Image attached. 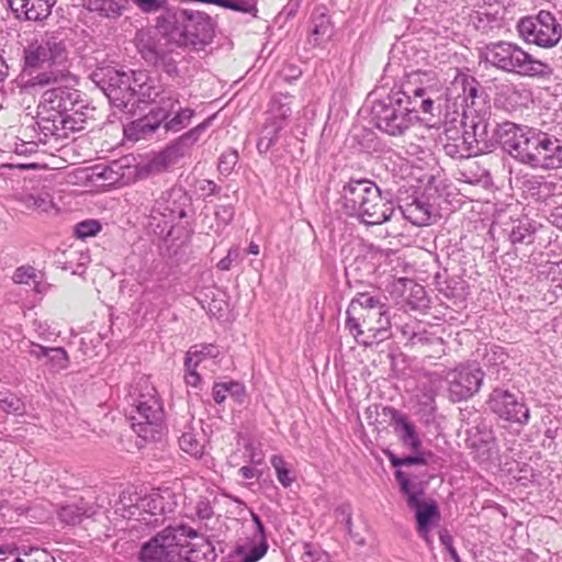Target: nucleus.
Returning a JSON list of instances; mask_svg holds the SVG:
<instances>
[{
    "mask_svg": "<svg viewBox=\"0 0 562 562\" xmlns=\"http://www.w3.org/2000/svg\"><path fill=\"white\" fill-rule=\"evenodd\" d=\"M347 326L359 344L371 346L389 337L387 307L378 297L358 293L347 308Z\"/></svg>",
    "mask_w": 562,
    "mask_h": 562,
    "instance_id": "obj_1",
    "label": "nucleus"
},
{
    "mask_svg": "<svg viewBox=\"0 0 562 562\" xmlns=\"http://www.w3.org/2000/svg\"><path fill=\"white\" fill-rule=\"evenodd\" d=\"M485 58L488 63L508 72L520 76L543 78L551 74L548 64L536 59L520 46L509 42H498L486 47Z\"/></svg>",
    "mask_w": 562,
    "mask_h": 562,
    "instance_id": "obj_2",
    "label": "nucleus"
},
{
    "mask_svg": "<svg viewBox=\"0 0 562 562\" xmlns=\"http://www.w3.org/2000/svg\"><path fill=\"white\" fill-rule=\"evenodd\" d=\"M127 401L132 426L139 435L147 437L146 427H157L161 419L160 404L154 386L146 379L138 380L128 391Z\"/></svg>",
    "mask_w": 562,
    "mask_h": 562,
    "instance_id": "obj_3",
    "label": "nucleus"
},
{
    "mask_svg": "<svg viewBox=\"0 0 562 562\" xmlns=\"http://www.w3.org/2000/svg\"><path fill=\"white\" fill-rule=\"evenodd\" d=\"M518 33L527 42L539 47H554L562 37V26L555 16L541 10L535 16H526L518 23Z\"/></svg>",
    "mask_w": 562,
    "mask_h": 562,
    "instance_id": "obj_4",
    "label": "nucleus"
},
{
    "mask_svg": "<svg viewBox=\"0 0 562 562\" xmlns=\"http://www.w3.org/2000/svg\"><path fill=\"white\" fill-rule=\"evenodd\" d=\"M504 144L508 153L525 164L535 166L544 133L528 126L507 124Z\"/></svg>",
    "mask_w": 562,
    "mask_h": 562,
    "instance_id": "obj_5",
    "label": "nucleus"
},
{
    "mask_svg": "<svg viewBox=\"0 0 562 562\" xmlns=\"http://www.w3.org/2000/svg\"><path fill=\"white\" fill-rule=\"evenodd\" d=\"M156 102L158 103L157 109L151 110L146 116L132 122L124 130L127 137L138 139L154 133L177 110L176 106L179 105L178 93L172 90L162 89Z\"/></svg>",
    "mask_w": 562,
    "mask_h": 562,
    "instance_id": "obj_6",
    "label": "nucleus"
},
{
    "mask_svg": "<svg viewBox=\"0 0 562 562\" xmlns=\"http://www.w3.org/2000/svg\"><path fill=\"white\" fill-rule=\"evenodd\" d=\"M488 408L502 420L526 425L530 419L529 408L516 394L504 389H494L488 395Z\"/></svg>",
    "mask_w": 562,
    "mask_h": 562,
    "instance_id": "obj_7",
    "label": "nucleus"
},
{
    "mask_svg": "<svg viewBox=\"0 0 562 562\" xmlns=\"http://www.w3.org/2000/svg\"><path fill=\"white\" fill-rule=\"evenodd\" d=\"M484 379L480 367L469 364L460 366L447 374L448 392L451 401L461 402L479 392Z\"/></svg>",
    "mask_w": 562,
    "mask_h": 562,
    "instance_id": "obj_8",
    "label": "nucleus"
},
{
    "mask_svg": "<svg viewBox=\"0 0 562 562\" xmlns=\"http://www.w3.org/2000/svg\"><path fill=\"white\" fill-rule=\"evenodd\" d=\"M64 53V46L55 37L40 36L25 47L24 64L26 68H41L63 58Z\"/></svg>",
    "mask_w": 562,
    "mask_h": 562,
    "instance_id": "obj_9",
    "label": "nucleus"
},
{
    "mask_svg": "<svg viewBox=\"0 0 562 562\" xmlns=\"http://www.w3.org/2000/svg\"><path fill=\"white\" fill-rule=\"evenodd\" d=\"M177 547L176 530L168 527L142 547L139 558L143 562H169Z\"/></svg>",
    "mask_w": 562,
    "mask_h": 562,
    "instance_id": "obj_10",
    "label": "nucleus"
},
{
    "mask_svg": "<svg viewBox=\"0 0 562 562\" xmlns=\"http://www.w3.org/2000/svg\"><path fill=\"white\" fill-rule=\"evenodd\" d=\"M408 506L415 509L418 536L430 546L432 543L430 529L440 520V512L437 504L434 501L423 502L420 494H409Z\"/></svg>",
    "mask_w": 562,
    "mask_h": 562,
    "instance_id": "obj_11",
    "label": "nucleus"
},
{
    "mask_svg": "<svg viewBox=\"0 0 562 562\" xmlns=\"http://www.w3.org/2000/svg\"><path fill=\"white\" fill-rule=\"evenodd\" d=\"M178 19L180 21H186L183 32H187L188 45L206 43L212 38V21L207 14L182 9L179 10Z\"/></svg>",
    "mask_w": 562,
    "mask_h": 562,
    "instance_id": "obj_12",
    "label": "nucleus"
},
{
    "mask_svg": "<svg viewBox=\"0 0 562 562\" xmlns=\"http://www.w3.org/2000/svg\"><path fill=\"white\" fill-rule=\"evenodd\" d=\"M374 189H378V186L370 180H357L346 183L340 199L346 214L357 217L363 202L371 198V192Z\"/></svg>",
    "mask_w": 562,
    "mask_h": 562,
    "instance_id": "obj_13",
    "label": "nucleus"
},
{
    "mask_svg": "<svg viewBox=\"0 0 562 562\" xmlns=\"http://www.w3.org/2000/svg\"><path fill=\"white\" fill-rule=\"evenodd\" d=\"M133 72H120L113 70L110 72L106 95L113 105L117 108H126L130 103H134Z\"/></svg>",
    "mask_w": 562,
    "mask_h": 562,
    "instance_id": "obj_14",
    "label": "nucleus"
},
{
    "mask_svg": "<svg viewBox=\"0 0 562 562\" xmlns=\"http://www.w3.org/2000/svg\"><path fill=\"white\" fill-rule=\"evenodd\" d=\"M370 196L363 202L357 217L367 225H380L389 221L394 213L392 203L381 196L379 188L374 189Z\"/></svg>",
    "mask_w": 562,
    "mask_h": 562,
    "instance_id": "obj_15",
    "label": "nucleus"
},
{
    "mask_svg": "<svg viewBox=\"0 0 562 562\" xmlns=\"http://www.w3.org/2000/svg\"><path fill=\"white\" fill-rule=\"evenodd\" d=\"M16 18L29 21H42L52 11L55 0H7Z\"/></svg>",
    "mask_w": 562,
    "mask_h": 562,
    "instance_id": "obj_16",
    "label": "nucleus"
},
{
    "mask_svg": "<svg viewBox=\"0 0 562 562\" xmlns=\"http://www.w3.org/2000/svg\"><path fill=\"white\" fill-rule=\"evenodd\" d=\"M179 10H166L157 19L159 32L179 46H188V35L184 31L186 21L178 19Z\"/></svg>",
    "mask_w": 562,
    "mask_h": 562,
    "instance_id": "obj_17",
    "label": "nucleus"
},
{
    "mask_svg": "<svg viewBox=\"0 0 562 562\" xmlns=\"http://www.w3.org/2000/svg\"><path fill=\"white\" fill-rule=\"evenodd\" d=\"M539 151L533 167L543 169L562 168V145L557 138L544 133Z\"/></svg>",
    "mask_w": 562,
    "mask_h": 562,
    "instance_id": "obj_18",
    "label": "nucleus"
},
{
    "mask_svg": "<svg viewBox=\"0 0 562 562\" xmlns=\"http://www.w3.org/2000/svg\"><path fill=\"white\" fill-rule=\"evenodd\" d=\"M477 86L474 77L458 71L447 91L452 99H461L465 103L469 100L473 102L477 97Z\"/></svg>",
    "mask_w": 562,
    "mask_h": 562,
    "instance_id": "obj_19",
    "label": "nucleus"
},
{
    "mask_svg": "<svg viewBox=\"0 0 562 562\" xmlns=\"http://www.w3.org/2000/svg\"><path fill=\"white\" fill-rule=\"evenodd\" d=\"M376 126L389 135L398 136L409 127V120L406 114L385 106L383 114L378 117Z\"/></svg>",
    "mask_w": 562,
    "mask_h": 562,
    "instance_id": "obj_20",
    "label": "nucleus"
},
{
    "mask_svg": "<svg viewBox=\"0 0 562 562\" xmlns=\"http://www.w3.org/2000/svg\"><path fill=\"white\" fill-rule=\"evenodd\" d=\"M134 102L157 101L162 89L155 85V81L144 71H133Z\"/></svg>",
    "mask_w": 562,
    "mask_h": 562,
    "instance_id": "obj_21",
    "label": "nucleus"
},
{
    "mask_svg": "<svg viewBox=\"0 0 562 562\" xmlns=\"http://www.w3.org/2000/svg\"><path fill=\"white\" fill-rule=\"evenodd\" d=\"M189 366H200L206 360H212L217 367L221 362L222 351L218 346L213 344H202L192 346L186 353Z\"/></svg>",
    "mask_w": 562,
    "mask_h": 562,
    "instance_id": "obj_22",
    "label": "nucleus"
},
{
    "mask_svg": "<svg viewBox=\"0 0 562 562\" xmlns=\"http://www.w3.org/2000/svg\"><path fill=\"white\" fill-rule=\"evenodd\" d=\"M403 216L415 226L430 225L435 215L428 204L415 200L402 209Z\"/></svg>",
    "mask_w": 562,
    "mask_h": 562,
    "instance_id": "obj_23",
    "label": "nucleus"
},
{
    "mask_svg": "<svg viewBox=\"0 0 562 562\" xmlns=\"http://www.w3.org/2000/svg\"><path fill=\"white\" fill-rule=\"evenodd\" d=\"M91 12L104 18L120 16L127 4V0H79Z\"/></svg>",
    "mask_w": 562,
    "mask_h": 562,
    "instance_id": "obj_24",
    "label": "nucleus"
},
{
    "mask_svg": "<svg viewBox=\"0 0 562 562\" xmlns=\"http://www.w3.org/2000/svg\"><path fill=\"white\" fill-rule=\"evenodd\" d=\"M400 282L403 283L404 289L408 291V294L405 296V302L411 310L422 311L428 306V299L423 285L408 279H401Z\"/></svg>",
    "mask_w": 562,
    "mask_h": 562,
    "instance_id": "obj_25",
    "label": "nucleus"
},
{
    "mask_svg": "<svg viewBox=\"0 0 562 562\" xmlns=\"http://www.w3.org/2000/svg\"><path fill=\"white\" fill-rule=\"evenodd\" d=\"M394 422L397 426L402 428V441L405 446L409 447L413 451H418L422 441L416 432V429L413 424H411L406 416L397 415L394 418Z\"/></svg>",
    "mask_w": 562,
    "mask_h": 562,
    "instance_id": "obj_26",
    "label": "nucleus"
},
{
    "mask_svg": "<svg viewBox=\"0 0 562 562\" xmlns=\"http://www.w3.org/2000/svg\"><path fill=\"white\" fill-rule=\"evenodd\" d=\"M331 32V23L327 15L321 14L314 20L312 40L314 47H322Z\"/></svg>",
    "mask_w": 562,
    "mask_h": 562,
    "instance_id": "obj_27",
    "label": "nucleus"
},
{
    "mask_svg": "<svg viewBox=\"0 0 562 562\" xmlns=\"http://www.w3.org/2000/svg\"><path fill=\"white\" fill-rule=\"evenodd\" d=\"M270 463L276 471L279 483L285 488L290 487L295 481V476L284 458L280 454H273L270 458Z\"/></svg>",
    "mask_w": 562,
    "mask_h": 562,
    "instance_id": "obj_28",
    "label": "nucleus"
},
{
    "mask_svg": "<svg viewBox=\"0 0 562 562\" xmlns=\"http://www.w3.org/2000/svg\"><path fill=\"white\" fill-rule=\"evenodd\" d=\"M194 111L190 108H178L171 116L165 120L164 127L167 131L178 132L184 128L193 117Z\"/></svg>",
    "mask_w": 562,
    "mask_h": 562,
    "instance_id": "obj_29",
    "label": "nucleus"
},
{
    "mask_svg": "<svg viewBox=\"0 0 562 562\" xmlns=\"http://www.w3.org/2000/svg\"><path fill=\"white\" fill-rule=\"evenodd\" d=\"M23 203L26 209L36 212H48L54 207V202L50 194L46 192L37 194H29L24 196Z\"/></svg>",
    "mask_w": 562,
    "mask_h": 562,
    "instance_id": "obj_30",
    "label": "nucleus"
},
{
    "mask_svg": "<svg viewBox=\"0 0 562 562\" xmlns=\"http://www.w3.org/2000/svg\"><path fill=\"white\" fill-rule=\"evenodd\" d=\"M179 446L184 452L195 458L203 456L204 446L202 441L198 439L196 436L192 432L182 434V436L179 438Z\"/></svg>",
    "mask_w": 562,
    "mask_h": 562,
    "instance_id": "obj_31",
    "label": "nucleus"
},
{
    "mask_svg": "<svg viewBox=\"0 0 562 562\" xmlns=\"http://www.w3.org/2000/svg\"><path fill=\"white\" fill-rule=\"evenodd\" d=\"M47 363L54 370H65L69 364V357L67 351L61 347L49 348L47 353Z\"/></svg>",
    "mask_w": 562,
    "mask_h": 562,
    "instance_id": "obj_32",
    "label": "nucleus"
},
{
    "mask_svg": "<svg viewBox=\"0 0 562 562\" xmlns=\"http://www.w3.org/2000/svg\"><path fill=\"white\" fill-rule=\"evenodd\" d=\"M14 562H55V558L45 549L30 548L24 551Z\"/></svg>",
    "mask_w": 562,
    "mask_h": 562,
    "instance_id": "obj_33",
    "label": "nucleus"
},
{
    "mask_svg": "<svg viewBox=\"0 0 562 562\" xmlns=\"http://www.w3.org/2000/svg\"><path fill=\"white\" fill-rule=\"evenodd\" d=\"M102 228V225L97 220H87L76 225V235L78 238H88L95 236Z\"/></svg>",
    "mask_w": 562,
    "mask_h": 562,
    "instance_id": "obj_34",
    "label": "nucleus"
},
{
    "mask_svg": "<svg viewBox=\"0 0 562 562\" xmlns=\"http://www.w3.org/2000/svg\"><path fill=\"white\" fill-rule=\"evenodd\" d=\"M0 409L15 414L23 409V403L14 394L0 392Z\"/></svg>",
    "mask_w": 562,
    "mask_h": 562,
    "instance_id": "obj_35",
    "label": "nucleus"
},
{
    "mask_svg": "<svg viewBox=\"0 0 562 562\" xmlns=\"http://www.w3.org/2000/svg\"><path fill=\"white\" fill-rule=\"evenodd\" d=\"M37 273L36 270L31 266L19 267L12 277V280L16 284H31L36 282Z\"/></svg>",
    "mask_w": 562,
    "mask_h": 562,
    "instance_id": "obj_36",
    "label": "nucleus"
},
{
    "mask_svg": "<svg viewBox=\"0 0 562 562\" xmlns=\"http://www.w3.org/2000/svg\"><path fill=\"white\" fill-rule=\"evenodd\" d=\"M228 392L229 397L239 405L247 403L249 400L246 386L239 381L229 380Z\"/></svg>",
    "mask_w": 562,
    "mask_h": 562,
    "instance_id": "obj_37",
    "label": "nucleus"
},
{
    "mask_svg": "<svg viewBox=\"0 0 562 562\" xmlns=\"http://www.w3.org/2000/svg\"><path fill=\"white\" fill-rule=\"evenodd\" d=\"M58 516L63 522L67 525H75L80 521L82 513L78 506L67 505L59 509Z\"/></svg>",
    "mask_w": 562,
    "mask_h": 562,
    "instance_id": "obj_38",
    "label": "nucleus"
},
{
    "mask_svg": "<svg viewBox=\"0 0 562 562\" xmlns=\"http://www.w3.org/2000/svg\"><path fill=\"white\" fill-rule=\"evenodd\" d=\"M136 7L145 13H153L167 9V0H132Z\"/></svg>",
    "mask_w": 562,
    "mask_h": 562,
    "instance_id": "obj_39",
    "label": "nucleus"
},
{
    "mask_svg": "<svg viewBox=\"0 0 562 562\" xmlns=\"http://www.w3.org/2000/svg\"><path fill=\"white\" fill-rule=\"evenodd\" d=\"M199 366H189L187 363V357L184 358V382L187 385L192 387H200L202 385V378L200 373L196 371Z\"/></svg>",
    "mask_w": 562,
    "mask_h": 562,
    "instance_id": "obj_40",
    "label": "nucleus"
},
{
    "mask_svg": "<svg viewBox=\"0 0 562 562\" xmlns=\"http://www.w3.org/2000/svg\"><path fill=\"white\" fill-rule=\"evenodd\" d=\"M290 114H291V109L289 106H284V105L279 106V114H278V116L273 117V122H272V124L274 126L273 135H271V137L269 138L268 145L272 144L276 140L278 132L282 128L283 122L286 121V119L290 116Z\"/></svg>",
    "mask_w": 562,
    "mask_h": 562,
    "instance_id": "obj_41",
    "label": "nucleus"
},
{
    "mask_svg": "<svg viewBox=\"0 0 562 562\" xmlns=\"http://www.w3.org/2000/svg\"><path fill=\"white\" fill-rule=\"evenodd\" d=\"M212 396L216 404H223L226 398L229 396L228 392V381L226 382H215L212 386Z\"/></svg>",
    "mask_w": 562,
    "mask_h": 562,
    "instance_id": "obj_42",
    "label": "nucleus"
},
{
    "mask_svg": "<svg viewBox=\"0 0 562 562\" xmlns=\"http://www.w3.org/2000/svg\"><path fill=\"white\" fill-rule=\"evenodd\" d=\"M64 93H65L64 90H61L60 88H53V89L45 91L43 97H44L45 101L50 102V103H54L56 99H59L58 103L56 104V109H60L63 106L61 100H63ZM53 108L55 109V106H53Z\"/></svg>",
    "mask_w": 562,
    "mask_h": 562,
    "instance_id": "obj_43",
    "label": "nucleus"
},
{
    "mask_svg": "<svg viewBox=\"0 0 562 562\" xmlns=\"http://www.w3.org/2000/svg\"><path fill=\"white\" fill-rule=\"evenodd\" d=\"M30 347L31 349L29 350V353L32 357H35L36 359L47 358L49 348L35 342H31Z\"/></svg>",
    "mask_w": 562,
    "mask_h": 562,
    "instance_id": "obj_44",
    "label": "nucleus"
},
{
    "mask_svg": "<svg viewBox=\"0 0 562 562\" xmlns=\"http://www.w3.org/2000/svg\"><path fill=\"white\" fill-rule=\"evenodd\" d=\"M394 465H412V464H424L425 460L420 457H406L398 460H392Z\"/></svg>",
    "mask_w": 562,
    "mask_h": 562,
    "instance_id": "obj_45",
    "label": "nucleus"
},
{
    "mask_svg": "<svg viewBox=\"0 0 562 562\" xmlns=\"http://www.w3.org/2000/svg\"><path fill=\"white\" fill-rule=\"evenodd\" d=\"M56 81V79H52L47 74H41L32 79V86H47L50 82Z\"/></svg>",
    "mask_w": 562,
    "mask_h": 562,
    "instance_id": "obj_46",
    "label": "nucleus"
},
{
    "mask_svg": "<svg viewBox=\"0 0 562 562\" xmlns=\"http://www.w3.org/2000/svg\"><path fill=\"white\" fill-rule=\"evenodd\" d=\"M439 539H440L441 543L443 544V547L447 549V551L450 550V548H453V540L448 531H446V530L440 531Z\"/></svg>",
    "mask_w": 562,
    "mask_h": 562,
    "instance_id": "obj_47",
    "label": "nucleus"
},
{
    "mask_svg": "<svg viewBox=\"0 0 562 562\" xmlns=\"http://www.w3.org/2000/svg\"><path fill=\"white\" fill-rule=\"evenodd\" d=\"M231 266H232V259H231V251L228 252V255L224 258H222L216 267L221 270V271H227L231 269Z\"/></svg>",
    "mask_w": 562,
    "mask_h": 562,
    "instance_id": "obj_48",
    "label": "nucleus"
},
{
    "mask_svg": "<svg viewBox=\"0 0 562 562\" xmlns=\"http://www.w3.org/2000/svg\"><path fill=\"white\" fill-rule=\"evenodd\" d=\"M265 551L255 549L250 554L244 558V562H257L263 555Z\"/></svg>",
    "mask_w": 562,
    "mask_h": 562,
    "instance_id": "obj_49",
    "label": "nucleus"
},
{
    "mask_svg": "<svg viewBox=\"0 0 562 562\" xmlns=\"http://www.w3.org/2000/svg\"><path fill=\"white\" fill-rule=\"evenodd\" d=\"M238 473L239 475L243 477V479H252L255 477L256 473H255V470L250 467H241L239 470H238Z\"/></svg>",
    "mask_w": 562,
    "mask_h": 562,
    "instance_id": "obj_50",
    "label": "nucleus"
},
{
    "mask_svg": "<svg viewBox=\"0 0 562 562\" xmlns=\"http://www.w3.org/2000/svg\"><path fill=\"white\" fill-rule=\"evenodd\" d=\"M209 122L210 120H206L203 123L199 124L196 127L192 128L188 134H186L184 137L198 134L200 131L204 130L209 125Z\"/></svg>",
    "mask_w": 562,
    "mask_h": 562,
    "instance_id": "obj_51",
    "label": "nucleus"
},
{
    "mask_svg": "<svg viewBox=\"0 0 562 562\" xmlns=\"http://www.w3.org/2000/svg\"><path fill=\"white\" fill-rule=\"evenodd\" d=\"M434 105V101L431 99H425L422 102V110L425 113H430Z\"/></svg>",
    "mask_w": 562,
    "mask_h": 562,
    "instance_id": "obj_52",
    "label": "nucleus"
},
{
    "mask_svg": "<svg viewBox=\"0 0 562 562\" xmlns=\"http://www.w3.org/2000/svg\"><path fill=\"white\" fill-rule=\"evenodd\" d=\"M400 485H401L402 492H404L407 495V498L409 497V494H416L415 492H411V490H409V486H411L409 480L402 481Z\"/></svg>",
    "mask_w": 562,
    "mask_h": 562,
    "instance_id": "obj_53",
    "label": "nucleus"
},
{
    "mask_svg": "<svg viewBox=\"0 0 562 562\" xmlns=\"http://www.w3.org/2000/svg\"><path fill=\"white\" fill-rule=\"evenodd\" d=\"M505 93H506L509 98L515 97V95L520 97V92L518 91V89H517V87H516V86L506 87Z\"/></svg>",
    "mask_w": 562,
    "mask_h": 562,
    "instance_id": "obj_54",
    "label": "nucleus"
},
{
    "mask_svg": "<svg viewBox=\"0 0 562 562\" xmlns=\"http://www.w3.org/2000/svg\"><path fill=\"white\" fill-rule=\"evenodd\" d=\"M248 252L251 254V255H256V256L259 255V252H260L259 245L254 243V241H251L249 244V247H248Z\"/></svg>",
    "mask_w": 562,
    "mask_h": 562,
    "instance_id": "obj_55",
    "label": "nucleus"
},
{
    "mask_svg": "<svg viewBox=\"0 0 562 562\" xmlns=\"http://www.w3.org/2000/svg\"><path fill=\"white\" fill-rule=\"evenodd\" d=\"M312 562H329V559L326 554H319Z\"/></svg>",
    "mask_w": 562,
    "mask_h": 562,
    "instance_id": "obj_56",
    "label": "nucleus"
},
{
    "mask_svg": "<svg viewBox=\"0 0 562 562\" xmlns=\"http://www.w3.org/2000/svg\"><path fill=\"white\" fill-rule=\"evenodd\" d=\"M448 552H449V554L451 555V558H452L453 560H456V562H458V561H459V555H458L457 550H456V548H454V547H453V548H450V550H448Z\"/></svg>",
    "mask_w": 562,
    "mask_h": 562,
    "instance_id": "obj_57",
    "label": "nucleus"
},
{
    "mask_svg": "<svg viewBox=\"0 0 562 562\" xmlns=\"http://www.w3.org/2000/svg\"><path fill=\"white\" fill-rule=\"evenodd\" d=\"M396 479L397 481L401 483L402 481H408L407 477L404 476V474L402 472H397L396 473Z\"/></svg>",
    "mask_w": 562,
    "mask_h": 562,
    "instance_id": "obj_58",
    "label": "nucleus"
},
{
    "mask_svg": "<svg viewBox=\"0 0 562 562\" xmlns=\"http://www.w3.org/2000/svg\"><path fill=\"white\" fill-rule=\"evenodd\" d=\"M424 93H425V90H424V89H417V90L415 91V95H417V97H423V95H424Z\"/></svg>",
    "mask_w": 562,
    "mask_h": 562,
    "instance_id": "obj_59",
    "label": "nucleus"
},
{
    "mask_svg": "<svg viewBox=\"0 0 562 562\" xmlns=\"http://www.w3.org/2000/svg\"><path fill=\"white\" fill-rule=\"evenodd\" d=\"M190 538H194L196 537V532L192 529H189L188 533H187Z\"/></svg>",
    "mask_w": 562,
    "mask_h": 562,
    "instance_id": "obj_60",
    "label": "nucleus"
},
{
    "mask_svg": "<svg viewBox=\"0 0 562 562\" xmlns=\"http://www.w3.org/2000/svg\"><path fill=\"white\" fill-rule=\"evenodd\" d=\"M8 552L7 547L0 546V554H5Z\"/></svg>",
    "mask_w": 562,
    "mask_h": 562,
    "instance_id": "obj_61",
    "label": "nucleus"
},
{
    "mask_svg": "<svg viewBox=\"0 0 562 562\" xmlns=\"http://www.w3.org/2000/svg\"><path fill=\"white\" fill-rule=\"evenodd\" d=\"M254 518H255V521L257 522V525L259 526V528H262V525H261L259 518L257 516H255Z\"/></svg>",
    "mask_w": 562,
    "mask_h": 562,
    "instance_id": "obj_62",
    "label": "nucleus"
},
{
    "mask_svg": "<svg viewBox=\"0 0 562 562\" xmlns=\"http://www.w3.org/2000/svg\"><path fill=\"white\" fill-rule=\"evenodd\" d=\"M224 164H225L224 157H221V161H220L218 168L222 169Z\"/></svg>",
    "mask_w": 562,
    "mask_h": 562,
    "instance_id": "obj_63",
    "label": "nucleus"
},
{
    "mask_svg": "<svg viewBox=\"0 0 562 562\" xmlns=\"http://www.w3.org/2000/svg\"><path fill=\"white\" fill-rule=\"evenodd\" d=\"M159 498H160V497H159V496H157V497H155V498L153 497L150 501H151V502H154V503H156L157 501H159Z\"/></svg>",
    "mask_w": 562,
    "mask_h": 562,
    "instance_id": "obj_64",
    "label": "nucleus"
}]
</instances>
